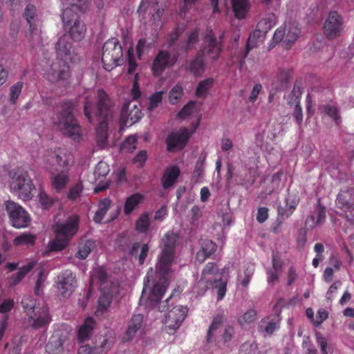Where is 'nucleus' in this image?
<instances>
[{"label":"nucleus","instance_id":"obj_1","mask_svg":"<svg viewBox=\"0 0 354 354\" xmlns=\"http://www.w3.org/2000/svg\"><path fill=\"white\" fill-rule=\"evenodd\" d=\"M180 241L179 234L174 231H168L162 237L161 252L158 255L156 263V273L160 275V279L150 288V275L148 273L144 279V288L141 300L145 297L149 290L147 299L151 302H158L162 298L168 287L169 278L171 274V265L176 254V248Z\"/></svg>","mask_w":354,"mask_h":354},{"label":"nucleus","instance_id":"obj_2","mask_svg":"<svg viewBox=\"0 0 354 354\" xmlns=\"http://www.w3.org/2000/svg\"><path fill=\"white\" fill-rule=\"evenodd\" d=\"M84 113L90 122L95 118L98 121L96 139L99 146L104 147L108 139V120L112 114V106L108 94L104 90L98 91L96 105L87 98L84 102Z\"/></svg>","mask_w":354,"mask_h":354},{"label":"nucleus","instance_id":"obj_3","mask_svg":"<svg viewBox=\"0 0 354 354\" xmlns=\"http://www.w3.org/2000/svg\"><path fill=\"white\" fill-rule=\"evenodd\" d=\"M74 107L73 102L71 100L62 101L59 110L52 118V123L65 136L79 142L82 137L81 126L74 116Z\"/></svg>","mask_w":354,"mask_h":354},{"label":"nucleus","instance_id":"obj_4","mask_svg":"<svg viewBox=\"0 0 354 354\" xmlns=\"http://www.w3.org/2000/svg\"><path fill=\"white\" fill-rule=\"evenodd\" d=\"M80 217L77 214L69 216L64 221H57L52 225L55 234L47 245L49 251H62L67 248L80 229Z\"/></svg>","mask_w":354,"mask_h":354},{"label":"nucleus","instance_id":"obj_5","mask_svg":"<svg viewBox=\"0 0 354 354\" xmlns=\"http://www.w3.org/2000/svg\"><path fill=\"white\" fill-rule=\"evenodd\" d=\"M9 177L11 192L25 201L33 197L32 191L35 189V186L27 171L21 168L12 169L9 172Z\"/></svg>","mask_w":354,"mask_h":354},{"label":"nucleus","instance_id":"obj_6","mask_svg":"<svg viewBox=\"0 0 354 354\" xmlns=\"http://www.w3.org/2000/svg\"><path fill=\"white\" fill-rule=\"evenodd\" d=\"M71 75L68 64L58 59L52 62L44 73L46 80L52 84L64 87L69 85Z\"/></svg>","mask_w":354,"mask_h":354},{"label":"nucleus","instance_id":"obj_7","mask_svg":"<svg viewBox=\"0 0 354 354\" xmlns=\"http://www.w3.org/2000/svg\"><path fill=\"white\" fill-rule=\"evenodd\" d=\"M102 62L107 71L115 68L123 62L122 48L118 39L111 37L104 42L102 48Z\"/></svg>","mask_w":354,"mask_h":354},{"label":"nucleus","instance_id":"obj_8","mask_svg":"<svg viewBox=\"0 0 354 354\" xmlns=\"http://www.w3.org/2000/svg\"><path fill=\"white\" fill-rule=\"evenodd\" d=\"M62 19L65 28L69 27V37L74 41H81L85 35L86 28L84 21L71 8L64 9Z\"/></svg>","mask_w":354,"mask_h":354},{"label":"nucleus","instance_id":"obj_9","mask_svg":"<svg viewBox=\"0 0 354 354\" xmlns=\"http://www.w3.org/2000/svg\"><path fill=\"white\" fill-rule=\"evenodd\" d=\"M223 37L220 35L218 39L214 33L212 29H207V34L204 36L200 53L207 59L216 61L221 56L223 50Z\"/></svg>","mask_w":354,"mask_h":354},{"label":"nucleus","instance_id":"obj_10","mask_svg":"<svg viewBox=\"0 0 354 354\" xmlns=\"http://www.w3.org/2000/svg\"><path fill=\"white\" fill-rule=\"evenodd\" d=\"M225 320L223 315H216L207 330V341L208 344L211 342H216L226 344L230 342L234 335V328L231 325L225 326L220 335V337L217 338V333H221V326Z\"/></svg>","mask_w":354,"mask_h":354},{"label":"nucleus","instance_id":"obj_11","mask_svg":"<svg viewBox=\"0 0 354 354\" xmlns=\"http://www.w3.org/2000/svg\"><path fill=\"white\" fill-rule=\"evenodd\" d=\"M71 155L64 149L48 151L44 156L47 168L50 171H70Z\"/></svg>","mask_w":354,"mask_h":354},{"label":"nucleus","instance_id":"obj_12","mask_svg":"<svg viewBox=\"0 0 354 354\" xmlns=\"http://www.w3.org/2000/svg\"><path fill=\"white\" fill-rule=\"evenodd\" d=\"M198 122L199 121L192 131L188 130L187 127H181L178 131L170 132L166 139L167 151H175L184 149L192 134L196 131Z\"/></svg>","mask_w":354,"mask_h":354},{"label":"nucleus","instance_id":"obj_13","mask_svg":"<svg viewBox=\"0 0 354 354\" xmlns=\"http://www.w3.org/2000/svg\"><path fill=\"white\" fill-rule=\"evenodd\" d=\"M6 210L14 227L24 228L30 225V214L21 205L13 201H7L6 202Z\"/></svg>","mask_w":354,"mask_h":354},{"label":"nucleus","instance_id":"obj_14","mask_svg":"<svg viewBox=\"0 0 354 354\" xmlns=\"http://www.w3.org/2000/svg\"><path fill=\"white\" fill-rule=\"evenodd\" d=\"M24 17L29 24V30L26 34L27 39L32 41V45L42 41L41 30L38 28L37 8L32 4H28L24 10Z\"/></svg>","mask_w":354,"mask_h":354},{"label":"nucleus","instance_id":"obj_15","mask_svg":"<svg viewBox=\"0 0 354 354\" xmlns=\"http://www.w3.org/2000/svg\"><path fill=\"white\" fill-rule=\"evenodd\" d=\"M344 29V21L341 15L337 11H330L324 23V34L328 39L340 36Z\"/></svg>","mask_w":354,"mask_h":354},{"label":"nucleus","instance_id":"obj_16","mask_svg":"<svg viewBox=\"0 0 354 354\" xmlns=\"http://www.w3.org/2000/svg\"><path fill=\"white\" fill-rule=\"evenodd\" d=\"M187 314V308L182 306H176L169 308L164 321L167 333H174L176 329L179 328Z\"/></svg>","mask_w":354,"mask_h":354},{"label":"nucleus","instance_id":"obj_17","mask_svg":"<svg viewBox=\"0 0 354 354\" xmlns=\"http://www.w3.org/2000/svg\"><path fill=\"white\" fill-rule=\"evenodd\" d=\"M77 286L75 274L70 270H64L57 276V288L64 298H69Z\"/></svg>","mask_w":354,"mask_h":354},{"label":"nucleus","instance_id":"obj_18","mask_svg":"<svg viewBox=\"0 0 354 354\" xmlns=\"http://www.w3.org/2000/svg\"><path fill=\"white\" fill-rule=\"evenodd\" d=\"M176 61V57L172 56L167 50H160L151 64V69L153 75L155 76L162 75L166 68L173 67Z\"/></svg>","mask_w":354,"mask_h":354},{"label":"nucleus","instance_id":"obj_19","mask_svg":"<svg viewBox=\"0 0 354 354\" xmlns=\"http://www.w3.org/2000/svg\"><path fill=\"white\" fill-rule=\"evenodd\" d=\"M55 51L57 59L65 62H75L79 59L72 47L70 37L68 35H64L59 38L55 44Z\"/></svg>","mask_w":354,"mask_h":354},{"label":"nucleus","instance_id":"obj_20","mask_svg":"<svg viewBox=\"0 0 354 354\" xmlns=\"http://www.w3.org/2000/svg\"><path fill=\"white\" fill-rule=\"evenodd\" d=\"M142 113L136 104H132L131 101H125L120 113V127H130L138 122L142 118Z\"/></svg>","mask_w":354,"mask_h":354},{"label":"nucleus","instance_id":"obj_21","mask_svg":"<svg viewBox=\"0 0 354 354\" xmlns=\"http://www.w3.org/2000/svg\"><path fill=\"white\" fill-rule=\"evenodd\" d=\"M29 325L35 329L46 328L52 321L51 315L48 307L43 306L39 307L30 315Z\"/></svg>","mask_w":354,"mask_h":354},{"label":"nucleus","instance_id":"obj_22","mask_svg":"<svg viewBox=\"0 0 354 354\" xmlns=\"http://www.w3.org/2000/svg\"><path fill=\"white\" fill-rule=\"evenodd\" d=\"M101 295L98 299V306L97 312L104 313L112 302L113 296L118 293V287L115 283H111L109 288L100 289Z\"/></svg>","mask_w":354,"mask_h":354},{"label":"nucleus","instance_id":"obj_23","mask_svg":"<svg viewBox=\"0 0 354 354\" xmlns=\"http://www.w3.org/2000/svg\"><path fill=\"white\" fill-rule=\"evenodd\" d=\"M144 322L142 314H133L127 322V328L123 335L122 341L129 342L134 339L138 330L141 328Z\"/></svg>","mask_w":354,"mask_h":354},{"label":"nucleus","instance_id":"obj_24","mask_svg":"<svg viewBox=\"0 0 354 354\" xmlns=\"http://www.w3.org/2000/svg\"><path fill=\"white\" fill-rule=\"evenodd\" d=\"M201 249L196 252V261L203 263L214 254L217 245L212 241L205 239L200 242Z\"/></svg>","mask_w":354,"mask_h":354},{"label":"nucleus","instance_id":"obj_25","mask_svg":"<svg viewBox=\"0 0 354 354\" xmlns=\"http://www.w3.org/2000/svg\"><path fill=\"white\" fill-rule=\"evenodd\" d=\"M180 171L177 165L167 167L162 176V186L165 189L174 185L180 176Z\"/></svg>","mask_w":354,"mask_h":354},{"label":"nucleus","instance_id":"obj_26","mask_svg":"<svg viewBox=\"0 0 354 354\" xmlns=\"http://www.w3.org/2000/svg\"><path fill=\"white\" fill-rule=\"evenodd\" d=\"M69 171L51 172V185L57 192L63 190L69 182Z\"/></svg>","mask_w":354,"mask_h":354},{"label":"nucleus","instance_id":"obj_27","mask_svg":"<svg viewBox=\"0 0 354 354\" xmlns=\"http://www.w3.org/2000/svg\"><path fill=\"white\" fill-rule=\"evenodd\" d=\"M300 202V197L298 194H289L286 198L285 208L278 209V215L280 216H286L289 217L292 214Z\"/></svg>","mask_w":354,"mask_h":354},{"label":"nucleus","instance_id":"obj_28","mask_svg":"<svg viewBox=\"0 0 354 354\" xmlns=\"http://www.w3.org/2000/svg\"><path fill=\"white\" fill-rule=\"evenodd\" d=\"M145 201V195L136 192L127 197L124 204V214L126 216L131 215V213L138 208L140 204Z\"/></svg>","mask_w":354,"mask_h":354},{"label":"nucleus","instance_id":"obj_29","mask_svg":"<svg viewBox=\"0 0 354 354\" xmlns=\"http://www.w3.org/2000/svg\"><path fill=\"white\" fill-rule=\"evenodd\" d=\"M221 273H218V268L217 264L214 262H208L202 270V276L201 281L206 283V286H213V280L215 277H218Z\"/></svg>","mask_w":354,"mask_h":354},{"label":"nucleus","instance_id":"obj_30","mask_svg":"<svg viewBox=\"0 0 354 354\" xmlns=\"http://www.w3.org/2000/svg\"><path fill=\"white\" fill-rule=\"evenodd\" d=\"M263 37L264 36L257 28L252 32V33L249 35L245 52L243 55L242 59L240 61L241 66H243V62H244V59L249 55L250 50L257 47L258 43L261 41V37Z\"/></svg>","mask_w":354,"mask_h":354},{"label":"nucleus","instance_id":"obj_31","mask_svg":"<svg viewBox=\"0 0 354 354\" xmlns=\"http://www.w3.org/2000/svg\"><path fill=\"white\" fill-rule=\"evenodd\" d=\"M232 8L234 16L238 19L246 17L250 8L249 0H231Z\"/></svg>","mask_w":354,"mask_h":354},{"label":"nucleus","instance_id":"obj_32","mask_svg":"<svg viewBox=\"0 0 354 354\" xmlns=\"http://www.w3.org/2000/svg\"><path fill=\"white\" fill-rule=\"evenodd\" d=\"M95 323L93 318L87 317L85 319L83 324L80 326L77 332V337L81 342L89 339L93 331Z\"/></svg>","mask_w":354,"mask_h":354},{"label":"nucleus","instance_id":"obj_33","mask_svg":"<svg viewBox=\"0 0 354 354\" xmlns=\"http://www.w3.org/2000/svg\"><path fill=\"white\" fill-rule=\"evenodd\" d=\"M317 216L315 218L314 215H310L306 218V227L313 229L317 225L323 224L326 218V209L319 203L317 205Z\"/></svg>","mask_w":354,"mask_h":354},{"label":"nucleus","instance_id":"obj_34","mask_svg":"<svg viewBox=\"0 0 354 354\" xmlns=\"http://www.w3.org/2000/svg\"><path fill=\"white\" fill-rule=\"evenodd\" d=\"M189 71L195 76H201L205 69L204 57L198 51L194 58L190 61Z\"/></svg>","mask_w":354,"mask_h":354},{"label":"nucleus","instance_id":"obj_35","mask_svg":"<svg viewBox=\"0 0 354 354\" xmlns=\"http://www.w3.org/2000/svg\"><path fill=\"white\" fill-rule=\"evenodd\" d=\"M350 197L348 191H341L335 200L337 207L345 212H352L354 207L353 204L350 202Z\"/></svg>","mask_w":354,"mask_h":354},{"label":"nucleus","instance_id":"obj_36","mask_svg":"<svg viewBox=\"0 0 354 354\" xmlns=\"http://www.w3.org/2000/svg\"><path fill=\"white\" fill-rule=\"evenodd\" d=\"M46 351L50 354H62L64 351L62 339L53 335L46 344Z\"/></svg>","mask_w":354,"mask_h":354},{"label":"nucleus","instance_id":"obj_37","mask_svg":"<svg viewBox=\"0 0 354 354\" xmlns=\"http://www.w3.org/2000/svg\"><path fill=\"white\" fill-rule=\"evenodd\" d=\"M111 201L109 198H104L100 199L98 203V209L96 211L93 221L97 223H101L106 214L107 211L110 209Z\"/></svg>","mask_w":354,"mask_h":354},{"label":"nucleus","instance_id":"obj_38","mask_svg":"<svg viewBox=\"0 0 354 354\" xmlns=\"http://www.w3.org/2000/svg\"><path fill=\"white\" fill-rule=\"evenodd\" d=\"M276 19L277 17L275 15L269 14L264 18H262L257 24V28L259 29L264 37L276 24Z\"/></svg>","mask_w":354,"mask_h":354},{"label":"nucleus","instance_id":"obj_39","mask_svg":"<svg viewBox=\"0 0 354 354\" xmlns=\"http://www.w3.org/2000/svg\"><path fill=\"white\" fill-rule=\"evenodd\" d=\"M35 261L29 262L26 266L20 268L16 274L12 275L10 281L11 286H17L18 283L21 281L26 274L35 266Z\"/></svg>","mask_w":354,"mask_h":354},{"label":"nucleus","instance_id":"obj_40","mask_svg":"<svg viewBox=\"0 0 354 354\" xmlns=\"http://www.w3.org/2000/svg\"><path fill=\"white\" fill-rule=\"evenodd\" d=\"M21 305L24 312L28 317V319L30 315L33 314L36 309L39 307V306H37V300L30 295H26L23 297Z\"/></svg>","mask_w":354,"mask_h":354},{"label":"nucleus","instance_id":"obj_41","mask_svg":"<svg viewBox=\"0 0 354 354\" xmlns=\"http://www.w3.org/2000/svg\"><path fill=\"white\" fill-rule=\"evenodd\" d=\"M300 32L301 30L298 27L294 26V24H289L286 39L284 40L285 47L290 48L297 39Z\"/></svg>","mask_w":354,"mask_h":354},{"label":"nucleus","instance_id":"obj_42","mask_svg":"<svg viewBox=\"0 0 354 354\" xmlns=\"http://www.w3.org/2000/svg\"><path fill=\"white\" fill-rule=\"evenodd\" d=\"M95 247V243L94 241H86L84 243L80 245L79 250L75 254V257L81 260H85L91 253Z\"/></svg>","mask_w":354,"mask_h":354},{"label":"nucleus","instance_id":"obj_43","mask_svg":"<svg viewBox=\"0 0 354 354\" xmlns=\"http://www.w3.org/2000/svg\"><path fill=\"white\" fill-rule=\"evenodd\" d=\"M36 237L35 235L26 232L17 236L13 240V243L15 245H33L35 244Z\"/></svg>","mask_w":354,"mask_h":354},{"label":"nucleus","instance_id":"obj_44","mask_svg":"<svg viewBox=\"0 0 354 354\" xmlns=\"http://www.w3.org/2000/svg\"><path fill=\"white\" fill-rule=\"evenodd\" d=\"M150 227L149 214L145 212L136 222V230L140 233H146Z\"/></svg>","mask_w":354,"mask_h":354},{"label":"nucleus","instance_id":"obj_45","mask_svg":"<svg viewBox=\"0 0 354 354\" xmlns=\"http://www.w3.org/2000/svg\"><path fill=\"white\" fill-rule=\"evenodd\" d=\"M214 287L217 290V299L221 300L226 295V286L227 283L221 279V274L218 277H215L213 280V286H209V287Z\"/></svg>","mask_w":354,"mask_h":354},{"label":"nucleus","instance_id":"obj_46","mask_svg":"<svg viewBox=\"0 0 354 354\" xmlns=\"http://www.w3.org/2000/svg\"><path fill=\"white\" fill-rule=\"evenodd\" d=\"M198 41V30L194 29L189 33L187 40L181 47L184 52L188 53L194 48L195 45Z\"/></svg>","mask_w":354,"mask_h":354},{"label":"nucleus","instance_id":"obj_47","mask_svg":"<svg viewBox=\"0 0 354 354\" xmlns=\"http://www.w3.org/2000/svg\"><path fill=\"white\" fill-rule=\"evenodd\" d=\"M214 84V79L207 78L198 82L196 86V95L197 97H201V96L205 95L209 88Z\"/></svg>","mask_w":354,"mask_h":354},{"label":"nucleus","instance_id":"obj_48","mask_svg":"<svg viewBox=\"0 0 354 354\" xmlns=\"http://www.w3.org/2000/svg\"><path fill=\"white\" fill-rule=\"evenodd\" d=\"M83 190H84L83 183H82V182L79 181L71 186V187L70 188V189L68 191L67 198L71 201H75V200L80 198Z\"/></svg>","mask_w":354,"mask_h":354},{"label":"nucleus","instance_id":"obj_49","mask_svg":"<svg viewBox=\"0 0 354 354\" xmlns=\"http://www.w3.org/2000/svg\"><path fill=\"white\" fill-rule=\"evenodd\" d=\"M183 95V88L180 84H176L172 87L169 93V101L171 104H177L179 100Z\"/></svg>","mask_w":354,"mask_h":354},{"label":"nucleus","instance_id":"obj_50","mask_svg":"<svg viewBox=\"0 0 354 354\" xmlns=\"http://www.w3.org/2000/svg\"><path fill=\"white\" fill-rule=\"evenodd\" d=\"M23 86L24 83L21 81H18L11 86L9 101L12 104H16L19 95L22 92Z\"/></svg>","mask_w":354,"mask_h":354},{"label":"nucleus","instance_id":"obj_51","mask_svg":"<svg viewBox=\"0 0 354 354\" xmlns=\"http://www.w3.org/2000/svg\"><path fill=\"white\" fill-rule=\"evenodd\" d=\"M39 202L43 209H49L53 205L55 199L46 194V192L41 190L39 194Z\"/></svg>","mask_w":354,"mask_h":354},{"label":"nucleus","instance_id":"obj_52","mask_svg":"<svg viewBox=\"0 0 354 354\" xmlns=\"http://www.w3.org/2000/svg\"><path fill=\"white\" fill-rule=\"evenodd\" d=\"M163 91L156 92L149 97V102L147 109L149 111H153L162 102Z\"/></svg>","mask_w":354,"mask_h":354},{"label":"nucleus","instance_id":"obj_53","mask_svg":"<svg viewBox=\"0 0 354 354\" xmlns=\"http://www.w3.org/2000/svg\"><path fill=\"white\" fill-rule=\"evenodd\" d=\"M137 138L133 136L127 137L120 146V149L124 151L133 152L136 148Z\"/></svg>","mask_w":354,"mask_h":354},{"label":"nucleus","instance_id":"obj_54","mask_svg":"<svg viewBox=\"0 0 354 354\" xmlns=\"http://www.w3.org/2000/svg\"><path fill=\"white\" fill-rule=\"evenodd\" d=\"M95 276L100 282V288L106 289L109 288L111 283L107 281V274L104 268H98L95 271Z\"/></svg>","mask_w":354,"mask_h":354},{"label":"nucleus","instance_id":"obj_55","mask_svg":"<svg viewBox=\"0 0 354 354\" xmlns=\"http://www.w3.org/2000/svg\"><path fill=\"white\" fill-rule=\"evenodd\" d=\"M110 171L109 165L101 160L96 165L94 170V176L95 178L104 177Z\"/></svg>","mask_w":354,"mask_h":354},{"label":"nucleus","instance_id":"obj_56","mask_svg":"<svg viewBox=\"0 0 354 354\" xmlns=\"http://www.w3.org/2000/svg\"><path fill=\"white\" fill-rule=\"evenodd\" d=\"M324 111L325 113L328 115L330 118L333 119L336 124H339L341 118L339 115V111L337 107L331 105H325L324 106Z\"/></svg>","mask_w":354,"mask_h":354},{"label":"nucleus","instance_id":"obj_57","mask_svg":"<svg viewBox=\"0 0 354 354\" xmlns=\"http://www.w3.org/2000/svg\"><path fill=\"white\" fill-rule=\"evenodd\" d=\"M301 94L302 91L301 90V86L297 84H295L292 92L290 93L287 99L288 104H294V103L300 102L299 101Z\"/></svg>","mask_w":354,"mask_h":354},{"label":"nucleus","instance_id":"obj_58","mask_svg":"<svg viewBox=\"0 0 354 354\" xmlns=\"http://www.w3.org/2000/svg\"><path fill=\"white\" fill-rule=\"evenodd\" d=\"M196 107V102L194 101H190L185 105L183 109L178 113V118H185L187 117V115H191Z\"/></svg>","mask_w":354,"mask_h":354},{"label":"nucleus","instance_id":"obj_59","mask_svg":"<svg viewBox=\"0 0 354 354\" xmlns=\"http://www.w3.org/2000/svg\"><path fill=\"white\" fill-rule=\"evenodd\" d=\"M291 72L289 71H285V69H281L277 74V81L279 83V87L286 86L290 76Z\"/></svg>","mask_w":354,"mask_h":354},{"label":"nucleus","instance_id":"obj_60","mask_svg":"<svg viewBox=\"0 0 354 354\" xmlns=\"http://www.w3.org/2000/svg\"><path fill=\"white\" fill-rule=\"evenodd\" d=\"M127 58H128L127 73L129 74H133L138 67V64L136 62L135 58H134L133 48H129L127 50Z\"/></svg>","mask_w":354,"mask_h":354},{"label":"nucleus","instance_id":"obj_61","mask_svg":"<svg viewBox=\"0 0 354 354\" xmlns=\"http://www.w3.org/2000/svg\"><path fill=\"white\" fill-rule=\"evenodd\" d=\"M257 319V312L255 309H249L243 317L238 319V322L241 325L247 324V323H251L255 321Z\"/></svg>","mask_w":354,"mask_h":354},{"label":"nucleus","instance_id":"obj_62","mask_svg":"<svg viewBox=\"0 0 354 354\" xmlns=\"http://www.w3.org/2000/svg\"><path fill=\"white\" fill-rule=\"evenodd\" d=\"M328 318V313L324 308L318 309V312L316 315V319L313 320V325L315 326H319L323 324L324 321Z\"/></svg>","mask_w":354,"mask_h":354},{"label":"nucleus","instance_id":"obj_63","mask_svg":"<svg viewBox=\"0 0 354 354\" xmlns=\"http://www.w3.org/2000/svg\"><path fill=\"white\" fill-rule=\"evenodd\" d=\"M183 32V30L180 28L179 26L174 28V30L169 35L168 46L172 47L173 44L178 40L180 35Z\"/></svg>","mask_w":354,"mask_h":354},{"label":"nucleus","instance_id":"obj_64","mask_svg":"<svg viewBox=\"0 0 354 354\" xmlns=\"http://www.w3.org/2000/svg\"><path fill=\"white\" fill-rule=\"evenodd\" d=\"M147 158V153L145 150L140 151L138 154L133 159V162L134 164H138V167H142L145 163V161Z\"/></svg>","mask_w":354,"mask_h":354}]
</instances>
